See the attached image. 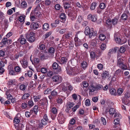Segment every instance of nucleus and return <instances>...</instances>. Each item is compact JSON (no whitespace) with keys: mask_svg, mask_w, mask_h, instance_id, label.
Returning a JSON list of instances; mask_svg holds the SVG:
<instances>
[{"mask_svg":"<svg viewBox=\"0 0 130 130\" xmlns=\"http://www.w3.org/2000/svg\"><path fill=\"white\" fill-rule=\"evenodd\" d=\"M23 36L21 35L20 36V37L19 39V40H20V42L21 44H24L26 42V39L25 38H23Z\"/></svg>","mask_w":130,"mask_h":130,"instance_id":"obj_16","label":"nucleus"},{"mask_svg":"<svg viewBox=\"0 0 130 130\" xmlns=\"http://www.w3.org/2000/svg\"><path fill=\"white\" fill-rule=\"evenodd\" d=\"M57 119L59 123L62 124L64 123L65 119L62 113L60 112L59 114Z\"/></svg>","mask_w":130,"mask_h":130,"instance_id":"obj_6","label":"nucleus"},{"mask_svg":"<svg viewBox=\"0 0 130 130\" xmlns=\"http://www.w3.org/2000/svg\"><path fill=\"white\" fill-rule=\"evenodd\" d=\"M72 36V33L71 32H69L67 33L65 35L66 38H69L70 37H71Z\"/></svg>","mask_w":130,"mask_h":130,"instance_id":"obj_42","label":"nucleus"},{"mask_svg":"<svg viewBox=\"0 0 130 130\" xmlns=\"http://www.w3.org/2000/svg\"><path fill=\"white\" fill-rule=\"evenodd\" d=\"M90 102L89 99H87L85 101V105L87 106H89L90 105Z\"/></svg>","mask_w":130,"mask_h":130,"instance_id":"obj_54","label":"nucleus"},{"mask_svg":"<svg viewBox=\"0 0 130 130\" xmlns=\"http://www.w3.org/2000/svg\"><path fill=\"white\" fill-rule=\"evenodd\" d=\"M84 87H87L88 86V84L87 82L84 81L82 83Z\"/></svg>","mask_w":130,"mask_h":130,"instance_id":"obj_58","label":"nucleus"},{"mask_svg":"<svg viewBox=\"0 0 130 130\" xmlns=\"http://www.w3.org/2000/svg\"><path fill=\"white\" fill-rule=\"evenodd\" d=\"M27 87V85H21L20 86L19 88L21 90L24 91L25 90Z\"/></svg>","mask_w":130,"mask_h":130,"instance_id":"obj_34","label":"nucleus"},{"mask_svg":"<svg viewBox=\"0 0 130 130\" xmlns=\"http://www.w3.org/2000/svg\"><path fill=\"white\" fill-rule=\"evenodd\" d=\"M61 87V89L62 91L66 92L68 91V89L67 87L64 84L62 83L60 86Z\"/></svg>","mask_w":130,"mask_h":130,"instance_id":"obj_15","label":"nucleus"},{"mask_svg":"<svg viewBox=\"0 0 130 130\" xmlns=\"http://www.w3.org/2000/svg\"><path fill=\"white\" fill-rule=\"evenodd\" d=\"M96 90H100L103 88V86L101 85H98L95 86Z\"/></svg>","mask_w":130,"mask_h":130,"instance_id":"obj_43","label":"nucleus"},{"mask_svg":"<svg viewBox=\"0 0 130 130\" xmlns=\"http://www.w3.org/2000/svg\"><path fill=\"white\" fill-rule=\"evenodd\" d=\"M40 9V4H38L37 5L35 8V11L36 12V13H38V11H39Z\"/></svg>","mask_w":130,"mask_h":130,"instance_id":"obj_49","label":"nucleus"},{"mask_svg":"<svg viewBox=\"0 0 130 130\" xmlns=\"http://www.w3.org/2000/svg\"><path fill=\"white\" fill-rule=\"evenodd\" d=\"M21 107L23 109H25L27 107V105L25 103H23L22 104Z\"/></svg>","mask_w":130,"mask_h":130,"instance_id":"obj_45","label":"nucleus"},{"mask_svg":"<svg viewBox=\"0 0 130 130\" xmlns=\"http://www.w3.org/2000/svg\"><path fill=\"white\" fill-rule=\"evenodd\" d=\"M109 75V72L105 71L103 73L102 75V76L103 79H105L107 77H108Z\"/></svg>","mask_w":130,"mask_h":130,"instance_id":"obj_19","label":"nucleus"},{"mask_svg":"<svg viewBox=\"0 0 130 130\" xmlns=\"http://www.w3.org/2000/svg\"><path fill=\"white\" fill-rule=\"evenodd\" d=\"M27 3L25 1L22 2L21 4V6L23 8L26 7Z\"/></svg>","mask_w":130,"mask_h":130,"instance_id":"obj_44","label":"nucleus"},{"mask_svg":"<svg viewBox=\"0 0 130 130\" xmlns=\"http://www.w3.org/2000/svg\"><path fill=\"white\" fill-rule=\"evenodd\" d=\"M106 47V46L104 44H102L100 45V48L102 50H105Z\"/></svg>","mask_w":130,"mask_h":130,"instance_id":"obj_61","label":"nucleus"},{"mask_svg":"<svg viewBox=\"0 0 130 130\" xmlns=\"http://www.w3.org/2000/svg\"><path fill=\"white\" fill-rule=\"evenodd\" d=\"M34 62L36 64L35 65V67L36 68V70L38 72H40L41 71L40 67L39 65V63L40 61L39 58H35L34 60Z\"/></svg>","mask_w":130,"mask_h":130,"instance_id":"obj_4","label":"nucleus"},{"mask_svg":"<svg viewBox=\"0 0 130 130\" xmlns=\"http://www.w3.org/2000/svg\"><path fill=\"white\" fill-rule=\"evenodd\" d=\"M75 104L74 103L72 102H69L67 106L69 107V108H71V107H72Z\"/></svg>","mask_w":130,"mask_h":130,"instance_id":"obj_62","label":"nucleus"},{"mask_svg":"<svg viewBox=\"0 0 130 130\" xmlns=\"http://www.w3.org/2000/svg\"><path fill=\"white\" fill-rule=\"evenodd\" d=\"M75 45L76 46H79L82 44V42L80 41V39H79V41L76 42L75 43Z\"/></svg>","mask_w":130,"mask_h":130,"instance_id":"obj_51","label":"nucleus"},{"mask_svg":"<svg viewBox=\"0 0 130 130\" xmlns=\"http://www.w3.org/2000/svg\"><path fill=\"white\" fill-rule=\"evenodd\" d=\"M96 5V2H94L92 3L90 8L91 10H93L95 9Z\"/></svg>","mask_w":130,"mask_h":130,"instance_id":"obj_40","label":"nucleus"},{"mask_svg":"<svg viewBox=\"0 0 130 130\" xmlns=\"http://www.w3.org/2000/svg\"><path fill=\"white\" fill-rule=\"evenodd\" d=\"M49 27V26L48 23H45L43 26V28L45 30H47Z\"/></svg>","mask_w":130,"mask_h":130,"instance_id":"obj_28","label":"nucleus"},{"mask_svg":"<svg viewBox=\"0 0 130 130\" xmlns=\"http://www.w3.org/2000/svg\"><path fill=\"white\" fill-rule=\"evenodd\" d=\"M97 34L96 31H94L93 28H91V30L89 35V38H91L92 36H96Z\"/></svg>","mask_w":130,"mask_h":130,"instance_id":"obj_12","label":"nucleus"},{"mask_svg":"<svg viewBox=\"0 0 130 130\" xmlns=\"http://www.w3.org/2000/svg\"><path fill=\"white\" fill-rule=\"evenodd\" d=\"M89 94H92V93L94 91L96 90L95 87L92 85L90 86L89 87Z\"/></svg>","mask_w":130,"mask_h":130,"instance_id":"obj_13","label":"nucleus"},{"mask_svg":"<svg viewBox=\"0 0 130 130\" xmlns=\"http://www.w3.org/2000/svg\"><path fill=\"white\" fill-rule=\"evenodd\" d=\"M33 112V110L32 109L30 110V112L26 111L25 112V115L27 117H30V115L31 114H32Z\"/></svg>","mask_w":130,"mask_h":130,"instance_id":"obj_29","label":"nucleus"},{"mask_svg":"<svg viewBox=\"0 0 130 130\" xmlns=\"http://www.w3.org/2000/svg\"><path fill=\"white\" fill-rule=\"evenodd\" d=\"M123 92V90L121 88H119L117 90V92L119 95H120Z\"/></svg>","mask_w":130,"mask_h":130,"instance_id":"obj_50","label":"nucleus"},{"mask_svg":"<svg viewBox=\"0 0 130 130\" xmlns=\"http://www.w3.org/2000/svg\"><path fill=\"white\" fill-rule=\"evenodd\" d=\"M62 97H63L62 96H59L57 99V102L58 103L61 104L63 102V100H62Z\"/></svg>","mask_w":130,"mask_h":130,"instance_id":"obj_32","label":"nucleus"},{"mask_svg":"<svg viewBox=\"0 0 130 130\" xmlns=\"http://www.w3.org/2000/svg\"><path fill=\"white\" fill-rule=\"evenodd\" d=\"M30 96V94L28 93H24L21 97V99L25 100L27 99Z\"/></svg>","mask_w":130,"mask_h":130,"instance_id":"obj_20","label":"nucleus"},{"mask_svg":"<svg viewBox=\"0 0 130 130\" xmlns=\"http://www.w3.org/2000/svg\"><path fill=\"white\" fill-rule=\"evenodd\" d=\"M15 71L16 72H20L21 71V68L19 66H15L14 68Z\"/></svg>","mask_w":130,"mask_h":130,"instance_id":"obj_36","label":"nucleus"},{"mask_svg":"<svg viewBox=\"0 0 130 130\" xmlns=\"http://www.w3.org/2000/svg\"><path fill=\"white\" fill-rule=\"evenodd\" d=\"M51 110L52 113L54 114H57V110L56 108H53Z\"/></svg>","mask_w":130,"mask_h":130,"instance_id":"obj_60","label":"nucleus"},{"mask_svg":"<svg viewBox=\"0 0 130 130\" xmlns=\"http://www.w3.org/2000/svg\"><path fill=\"white\" fill-rule=\"evenodd\" d=\"M33 110V112H34L35 114L37 115V113L38 111V106L37 105H35L33 107V108L32 109Z\"/></svg>","mask_w":130,"mask_h":130,"instance_id":"obj_22","label":"nucleus"},{"mask_svg":"<svg viewBox=\"0 0 130 130\" xmlns=\"http://www.w3.org/2000/svg\"><path fill=\"white\" fill-rule=\"evenodd\" d=\"M123 59L120 58L117 59V66L121 67L122 69L126 70L127 69V67L126 64H124L123 62Z\"/></svg>","mask_w":130,"mask_h":130,"instance_id":"obj_2","label":"nucleus"},{"mask_svg":"<svg viewBox=\"0 0 130 130\" xmlns=\"http://www.w3.org/2000/svg\"><path fill=\"white\" fill-rule=\"evenodd\" d=\"M60 17L62 20L66 18V14L64 13H62L60 14Z\"/></svg>","mask_w":130,"mask_h":130,"instance_id":"obj_46","label":"nucleus"},{"mask_svg":"<svg viewBox=\"0 0 130 130\" xmlns=\"http://www.w3.org/2000/svg\"><path fill=\"white\" fill-rule=\"evenodd\" d=\"M81 66L83 68V69H84L86 67H87V63L86 61H84L82 63Z\"/></svg>","mask_w":130,"mask_h":130,"instance_id":"obj_37","label":"nucleus"},{"mask_svg":"<svg viewBox=\"0 0 130 130\" xmlns=\"http://www.w3.org/2000/svg\"><path fill=\"white\" fill-rule=\"evenodd\" d=\"M110 94L112 95H116V90L114 89H112L109 90Z\"/></svg>","mask_w":130,"mask_h":130,"instance_id":"obj_39","label":"nucleus"},{"mask_svg":"<svg viewBox=\"0 0 130 130\" xmlns=\"http://www.w3.org/2000/svg\"><path fill=\"white\" fill-rule=\"evenodd\" d=\"M125 98L122 99V101L124 102H125V99H127L130 97V93L128 92H127L124 94Z\"/></svg>","mask_w":130,"mask_h":130,"instance_id":"obj_24","label":"nucleus"},{"mask_svg":"<svg viewBox=\"0 0 130 130\" xmlns=\"http://www.w3.org/2000/svg\"><path fill=\"white\" fill-rule=\"evenodd\" d=\"M51 89H50L47 88L46 90H45L44 92L45 94H48L50 92Z\"/></svg>","mask_w":130,"mask_h":130,"instance_id":"obj_63","label":"nucleus"},{"mask_svg":"<svg viewBox=\"0 0 130 130\" xmlns=\"http://www.w3.org/2000/svg\"><path fill=\"white\" fill-rule=\"evenodd\" d=\"M26 130H33L32 125H30L26 127Z\"/></svg>","mask_w":130,"mask_h":130,"instance_id":"obj_64","label":"nucleus"},{"mask_svg":"<svg viewBox=\"0 0 130 130\" xmlns=\"http://www.w3.org/2000/svg\"><path fill=\"white\" fill-rule=\"evenodd\" d=\"M67 73L70 75H73L75 74V70L74 68H71L70 69H67Z\"/></svg>","mask_w":130,"mask_h":130,"instance_id":"obj_11","label":"nucleus"},{"mask_svg":"<svg viewBox=\"0 0 130 130\" xmlns=\"http://www.w3.org/2000/svg\"><path fill=\"white\" fill-rule=\"evenodd\" d=\"M58 93L55 90H54L51 92V94L53 96H55L57 95Z\"/></svg>","mask_w":130,"mask_h":130,"instance_id":"obj_53","label":"nucleus"},{"mask_svg":"<svg viewBox=\"0 0 130 130\" xmlns=\"http://www.w3.org/2000/svg\"><path fill=\"white\" fill-rule=\"evenodd\" d=\"M87 19L93 22L96 21L97 19V16L96 15H92L89 14L87 16Z\"/></svg>","mask_w":130,"mask_h":130,"instance_id":"obj_7","label":"nucleus"},{"mask_svg":"<svg viewBox=\"0 0 130 130\" xmlns=\"http://www.w3.org/2000/svg\"><path fill=\"white\" fill-rule=\"evenodd\" d=\"M52 67L54 69H58V72H59L61 71V68L60 67H58V64L56 62H54L52 65Z\"/></svg>","mask_w":130,"mask_h":130,"instance_id":"obj_10","label":"nucleus"},{"mask_svg":"<svg viewBox=\"0 0 130 130\" xmlns=\"http://www.w3.org/2000/svg\"><path fill=\"white\" fill-rule=\"evenodd\" d=\"M79 107V105H76L74 107L72 108V109L71 108L68 113L69 114V115L70 116H71L74 114L75 112L76 111L77 109Z\"/></svg>","mask_w":130,"mask_h":130,"instance_id":"obj_9","label":"nucleus"},{"mask_svg":"<svg viewBox=\"0 0 130 130\" xmlns=\"http://www.w3.org/2000/svg\"><path fill=\"white\" fill-rule=\"evenodd\" d=\"M119 119L120 118H117L114 120L113 122L115 124L117 125L119 123Z\"/></svg>","mask_w":130,"mask_h":130,"instance_id":"obj_57","label":"nucleus"},{"mask_svg":"<svg viewBox=\"0 0 130 130\" xmlns=\"http://www.w3.org/2000/svg\"><path fill=\"white\" fill-rule=\"evenodd\" d=\"M90 30H91V29H90L89 27H86L85 28V35H89Z\"/></svg>","mask_w":130,"mask_h":130,"instance_id":"obj_23","label":"nucleus"},{"mask_svg":"<svg viewBox=\"0 0 130 130\" xmlns=\"http://www.w3.org/2000/svg\"><path fill=\"white\" fill-rule=\"evenodd\" d=\"M128 18L127 16L125 13H123L121 16V18L124 21H125Z\"/></svg>","mask_w":130,"mask_h":130,"instance_id":"obj_31","label":"nucleus"},{"mask_svg":"<svg viewBox=\"0 0 130 130\" xmlns=\"http://www.w3.org/2000/svg\"><path fill=\"white\" fill-rule=\"evenodd\" d=\"M23 63L22 64V67L24 68L27 67L28 66V62L27 60L25 58H24L22 60Z\"/></svg>","mask_w":130,"mask_h":130,"instance_id":"obj_14","label":"nucleus"},{"mask_svg":"<svg viewBox=\"0 0 130 130\" xmlns=\"http://www.w3.org/2000/svg\"><path fill=\"white\" fill-rule=\"evenodd\" d=\"M20 122V120L19 118L17 117H15L13 120V122L14 123V124H18Z\"/></svg>","mask_w":130,"mask_h":130,"instance_id":"obj_30","label":"nucleus"},{"mask_svg":"<svg viewBox=\"0 0 130 130\" xmlns=\"http://www.w3.org/2000/svg\"><path fill=\"white\" fill-rule=\"evenodd\" d=\"M67 60L68 59L66 57H62L61 58L60 63L62 64L66 63Z\"/></svg>","mask_w":130,"mask_h":130,"instance_id":"obj_17","label":"nucleus"},{"mask_svg":"<svg viewBox=\"0 0 130 130\" xmlns=\"http://www.w3.org/2000/svg\"><path fill=\"white\" fill-rule=\"evenodd\" d=\"M90 55L91 57L92 58H95V53L94 52L91 51L90 53Z\"/></svg>","mask_w":130,"mask_h":130,"instance_id":"obj_47","label":"nucleus"},{"mask_svg":"<svg viewBox=\"0 0 130 130\" xmlns=\"http://www.w3.org/2000/svg\"><path fill=\"white\" fill-rule=\"evenodd\" d=\"M100 7L101 9H104L105 8V4L104 3H101L100 5Z\"/></svg>","mask_w":130,"mask_h":130,"instance_id":"obj_56","label":"nucleus"},{"mask_svg":"<svg viewBox=\"0 0 130 130\" xmlns=\"http://www.w3.org/2000/svg\"><path fill=\"white\" fill-rule=\"evenodd\" d=\"M68 15L70 17H72L71 20H73L75 19L76 17V14L73 11L69 12Z\"/></svg>","mask_w":130,"mask_h":130,"instance_id":"obj_8","label":"nucleus"},{"mask_svg":"<svg viewBox=\"0 0 130 130\" xmlns=\"http://www.w3.org/2000/svg\"><path fill=\"white\" fill-rule=\"evenodd\" d=\"M55 51L54 48L52 47H49L48 50V52L49 55H54Z\"/></svg>","mask_w":130,"mask_h":130,"instance_id":"obj_18","label":"nucleus"},{"mask_svg":"<svg viewBox=\"0 0 130 130\" xmlns=\"http://www.w3.org/2000/svg\"><path fill=\"white\" fill-rule=\"evenodd\" d=\"M33 98L34 99V101L35 102H37L40 100L41 98V96L39 95L37 96H34L33 97Z\"/></svg>","mask_w":130,"mask_h":130,"instance_id":"obj_27","label":"nucleus"},{"mask_svg":"<svg viewBox=\"0 0 130 130\" xmlns=\"http://www.w3.org/2000/svg\"><path fill=\"white\" fill-rule=\"evenodd\" d=\"M105 38L106 37L105 35L103 34H101L99 36V38L101 41L104 40Z\"/></svg>","mask_w":130,"mask_h":130,"instance_id":"obj_38","label":"nucleus"},{"mask_svg":"<svg viewBox=\"0 0 130 130\" xmlns=\"http://www.w3.org/2000/svg\"><path fill=\"white\" fill-rule=\"evenodd\" d=\"M84 32L83 31H79L78 32L76 35L75 36L78 37L80 39H81L83 36Z\"/></svg>","mask_w":130,"mask_h":130,"instance_id":"obj_21","label":"nucleus"},{"mask_svg":"<svg viewBox=\"0 0 130 130\" xmlns=\"http://www.w3.org/2000/svg\"><path fill=\"white\" fill-rule=\"evenodd\" d=\"M116 112L115 109L113 108H111L109 110V112L110 114L113 115Z\"/></svg>","mask_w":130,"mask_h":130,"instance_id":"obj_41","label":"nucleus"},{"mask_svg":"<svg viewBox=\"0 0 130 130\" xmlns=\"http://www.w3.org/2000/svg\"><path fill=\"white\" fill-rule=\"evenodd\" d=\"M118 22V19L117 18H114L111 21V23L113 25H115L117 24Z\"/></svg>","mask_w":130,"mask_h":130,"instance_id":"obj_26","label":"nucleus"},{"mask_svg":"<svg viewBox=\"0 0 130 130\" xmlns=\"http://www.w3.org/2000/svg\"><path fill=\"white\" fill-rule=\"evenodd\" d=\"M25 124V122H23L19 123L18 126H16L15 124H14V125L16 129L17 130H25L24 125Z\"/></svg>","mask_w":130,"mask_h":130,"instance_id":"obj_5","label":"nucleus"},{"mask_svg":"<svg viewBox=\"0 0 130 130\" xmlns=\"http://www.w3.org/2000/svg\"><path fill=\"white\" fill-rule=\"evenodd\" d=\"M114 114L115 115L114 117V118H121V116L120 114L117 113L116 112L115 113H114Z\"/></svg>","mask_w":130,"mask_h":130,"instance_id":"obj_59","label":"nucleus"},{"mask_svg":"<svg viewBox=\"0 0 130 130\" xmlns=\"http://www.w3.org/2000/svg\"><path fill=\"white\" fill-rule=\"evenodd\" d=\"M52 34V32L51 31H50L49 32H47L43 36V37H44L45 38V39L47 38L50 35Z\"/></svg>","mask_w":130,"mask_h":130,"instance_id":"obj_48","label":"nucleus"},{"mask_svg":"<svg viewBox=\"0 0 130 130\" xmlns=\"http://www.w3.org/2000/svg\"><path fill=\"white\" fill-rule=\"evenodd\" d=\"M14 81L12 80H9V81H8L7 83V84L8 85H11L14 84Z\"/></svg>","mask_w":130,"mask_h":130,"instance_id":"obj_55","label":"nucleus"},{"mask_svg":"<svg viewBox=\"0 0 130 130\" xmlns=\"http://www.w3.org/2000/svg\"><path fill=\"white\" fill-rule=\"evenodd\" d=\"M126 51V48L123 46H122L120 48L119 50L120 52L122 53H123Z\"/></svg>","mask_w":130,"mask_h":130,"instance_id":"obj_33","label":"nucleus"},{"mask_svg":"<svg viewBox=\"0 0 130 130\" xmlns=\"http://www.w3.org/2000/svg\"><path fill=\"white\" fill-rule=\"evenodd\" d=\"M52 80L54 82L59 83L62 81V78L59 75H55L52 77Z\"/></svg>","mask_w":130,"mask_h":130,"instance_id":"obj_3","label":"nucleus"},{"mask_svg":"<svg viewBox=\"0 0 130 130\" xmlns=\"http://www.w3.org/2000/svg\"><path fill=\"white\" fill-rule=\"evenodd\" d=\"M101 120L102 123L104 125H106V122L105 119L103 117H102L101 118Z\"/></svg>","mask_w":130,"mask_h":130,"instance_id":"obj_52","label":"nucleus"},{"mask_svg":"<svg viewBox=\"0 0 130 130\" xmlns=\"http://www.w3.org/2000/svg\"><path fill=\"white\" fill-rule=\"evenodd\" d=\"M28 105L29 108H30L32 107L34 105L32 101V100H30L28 102Z\"/></svg>","mask_w":130,"mask_h":130,"instance_id":"obj_35","label":"nucleus"},{"mask_svg":"<svg viewBox=\"0 0 130 130\" xmlns=\"http://www.w3.org/2000/svg\"><path fill=\"white\" fill-rule=\"evenodd\" d=\"M7 38H4L3 39L1 42L0 44H1L3 45H5L7 43Z\"/></svg>","mask_w":130,"mask_h":130,"instance_id":"obj_25","label":"nucleus"},{"mask_svg":"<svg viewBox=\"0 0 130 130\" xmlns=\"http://www.w3.org/2000/svg\"><path fill=\"white\" fill-rule=\"evenodd\" d=\"M26 38L30 42H33L35 40L34 35L32 32L27 34H26Z\"/></svg>","mask_w":130,"mask_h":130,"instance_id":"obj_1","label":"nucleus"}]
</instances>
